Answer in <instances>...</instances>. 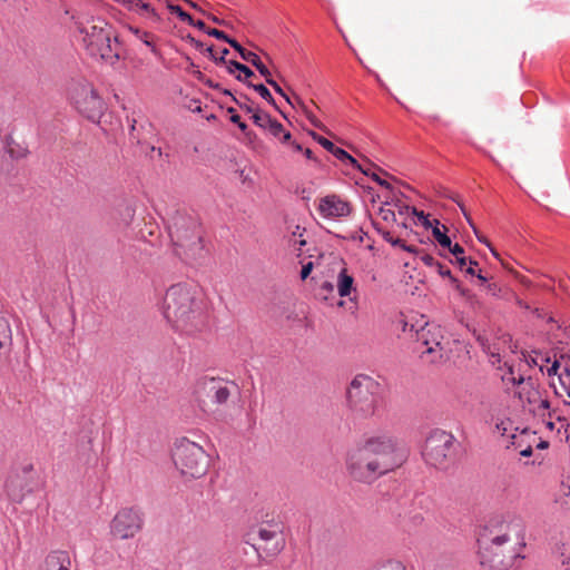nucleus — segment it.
<instances>
[{"mask_svg": "<svg viewBox=\"0 0 570 570\" xmlns=\"http://www.w3.org/2000/svg\"><path fill=\"white\" fill-rule=\"evenodd\" d=\"M401 464L397 444L390 436H372L348 451L346 469L350 476L370 484Z\"/></svg>", "mask_w": 570, "mask_h": 570, "instance_id": "f257e3e1", "label": "nucleus"}, {"mask_svg": "<svg viewBox=\"0 0 570 570\" xmlns=\"http://www.w3.org/2000/svg\"><path fill=\"white\" fill-rule=\"evenodd\" d=\"M163 312L171 327L185 335H195L208 326L203 292L191 283L169 286L163 299Z\"/></svg>", "mask_w": 570, "mask_h": 570, "instance_id": "f03ea898", "label": "nucleus"}, {"mask_svg": "<svg viewBox=\"0 0 570 570\" xmlns=\"http://www.w3.org/2000/svg\"><path fill=\"white\" fill-rule=\"evenodd\" d=\"M174 254L185 264L200 265L208 255L200 223L194 216L176 214L168 227Z\"/></svg>", "mask_w": 570, "mask_h": 570, "instance_id": "7ed1b4c3", "label": "nucleus"}, {"mask_svg": "<svg viewBox=\"0 0 570 570\" xmlns=\"http://www.w3.org/2000/svg\"><path fill=\"white\" fill-rule=\"evenodd\" d=\"M77 26L90 56L106 61L118 58L117 39L112 37L111 27L104 19L81 18Z\"/></svg>", "mask_w": 570, "mask_h": 570, "instance_id": "20e7f679", "label": "nucleus"}, {"mask_svg": "<svg viewBox=\"0 0 570 570\" xmlns=\"http://www.w3.org/2000/svg\"><path fill=\"white\" fill-rule=\"evenodd\" d=\"M377 382L367 375H356L352 380L346 391V402L354 420L362 421L377 415Z\"/></svg>", "mask_w": 570, "mask_h": 570, "instance_id": "39448f33", "label": "nucleus"}, {"mask_svg": "<svg viewBox=\"0 0 570 570\" xmlns=\"http://www.w3.org/2000/svg\"><path fill=\"white\" fill-rule=\"evenodd\" d=\"M173 461L179 473L188 479H198L206 474L209 459L197 443L180 439L175 443Z\"/></svg>", "mask_w": 570, "mask_h": 570, "instance_id": "423d86ee", "label": "nucleus"}, {"mask_svg": "<svg viewBox=\"0 0 570 570\" xmlns=\"http://www.w3.org/2000/svg\"><path fill=\"white\" fill-rule=\"evenodd\" d=\"M68 97L87 119L94 122L100 120L105 111V104L91 82L82 78L72 80L68 87Z\"/></svg>", "mask_w": 570, "mask_h": 570, "instance_id": "0eeeda50", "label": "nucleus"}, {"mask_svg": "<svg viewBox=\"0 0 570 570\" xmlns=\"http://www.w3.org/2000/svg\"><path fill=\"white\" fill-rule=\"evenodd\" d=\"M525 525L521 517L508 515L497 527L493 533L495 542H505L504 558L520 557L521 550L525 547ZM499 543L494 544L497 548Z\"/></svg>", "mask_w": 570, "mask_h": 570, "instance_id": "6e6552de", "label": "nucleus"}, {"mask_svg": "<svg viewBox=\"0 0 570 570\" xmlns=\"http://www.w3.org/2000/svg\"><path fill=\"white\" fill-rule=\"evenodd\" d=\"M455 455V438L443 430H434L425 441L423 456L435 468H446Z\"/></svg>", "mask_w": 570, "mask_h": 570, "instance_id": "1a4fd4ad", "label": "nucleus"}, {"mask_svg": "<svg viewBox=\"0 0 570 570\" xmlns=\"http://www.w3.org/2000/svg\"><path fill=\"white\" fill-rule=\"evenodd\" d=\"M144 514L134 507L121 508L109 524V532L115 540L134 539L144 528Z\"/></svg>", "mask_w": 570, "mask_h": 570, "instance_id": "9d476101", "label": "nucleus"}, {"mask_svg": "<svg viewBox=\"0 0 570 570\" xmlns=\"http://www.w3.org/2000/svg\"><path fill=\"white\" fill-rule=\"evenodd\" d=\"M515 396L520 400L522 406L534 415L543 416L550 409V402L541 396L539 387L531 377H528L517 389Z\"/></svg>", "mask_w": 570, "mask_h": 570, "instance_id": "9b49d317", "label": "nucleus"}, {"mask_svg": "<svg viewBox=\"0 0 570 570\" xmlns=\"http://www.w3.org/2000/svg\"><path fill=\"white\" fill-rule=\"evenodd\" d=\"M420 340L426 346L423 353L431 356L430 362L435 363L448 356L449 341L444 337L441 327L428 326L422 328Z\"/></svg>", "mask_w": 570, "mask_h": 570, "instance_id": "f8f14e48", "label": "nucleus"}, {"mask_svg": "<svg viewBox=\"0 0 570 570\" xmlns=\"http://www.w3.org/2000/svg\"><path fill=\"white\" fill-rule=\"evenodd\" d=\"M256 533L259 539L258 549L264 550L268 556H275L283 549L285 541L278 523L262 524Z\"/></svg>", "mask_w": 570, "mask_h": 570, "instance_id": "ddd939ff", "label": "nucleus"}, {"mask_svg": "<svg viewBox=\"0 0 570 570\" xmlns=\"http://www.w3.org/2000/svg\"><path fill=\"white\" fill-rule=\"evenodd\" d=\"M495 538L491 537L489 542H485L481 550V562L488 564L493 570H508L517 558L507 560L504 557L505 542H498L494 548Z\"/></svg>", "mask_w": 570, "mask_h": 570, "instance_id": "4468645a", "label": "nucleus"}, {"mask_svg": "<svg viewBox=\"0 0 570 570\" xmlns=\"http://www.w3.org/2000/svg\"><path fill=\"white\" fill-rule=\"evenodd\" d=\"M318 212L325 218H341L350 215L351 206L338 196L328 195L320 200Z\"/></svg>", "mask_w": 570, "mask_h": 570, "instance_id": "2eb2a0df", "label": "nucleus"}, {"mask_svg": "<svg viewBox=\"0 0 570 570\" xmlns=\"http://www.w3.org/2000/svg\"><path fill=\"white\" fill-rule=\"evenodd\" d=\"M3 488L7 497L16 503L22 502L26 494L30 492L27 478L18 472H13L7 478Z\"/></svg>", "mask_w": 570, "mask_h": 570, "instance_id": "dca6fc26", "label": "nucleus"}, {"mask_svg": "<svg viewBox=\"0 0 570 570\" xmlns=\"http://www.w3.org/2000/svg\"><path fill=\"white\" fill-rule=\"evenodd\" d=\"M309 135L314 140H316L323 148L333 154L338 160L343 163H348L350 165H357V160L352 157L344 149L336 147L331 140L327 138L320 136L315 131H309Z\"/></svg>", "mask_w": 570, "mask_h": 570, "instance_id": "f3484780", "label": "nucleus"}, {"mask_svg": "<svg viewBox=\"0 0 570 570\" xmlns=\"http://www.w3.org/2000/svg\"><path fill=\"white\" fill-rule=\"evenodd\" d=\"M127 6L129 10L139 13L151 22H158L160 20L159 14L150 0H129Z\"/></svg>", "mask_w": 570, "mask_h": 570, "instance_id": "a211bd4d", "label": "nucleus"}, {"mask_svg": "<svg viewBox=\"0 0 570 570\" xmlns=\"http://www.w3.org/2000/svg\"><path fill=\"white\" fill-rule=\"evenodd\" d=\"M208 391L212 393L213 401L218 405L225 404L232 393L227 383L215 379L209 380Z\"/></svg>", "mask_w": 570, "mask_h": 570, "instance_id": "6ab92c4d", "label": "nucleus"}, {"mask_svg": "<svg viewBox=\"0 0 570 570\" xmlns=\"http://www.w3.org/2000/svg\"><path fill=\"white\" fill-rule=\"evenodd\" d=\"M336 287L341 297H347L353 292H356L354 286V277L348 273L346 267H342L337 275Z\"/></svg>", "mask_w": 570, "mask_h": 570, "instance_id": "aec40b11", "label": "nucleus"}, {"mask_svg": "<svg viewBox=\"0 0 570 570\" xmlns=\"http://www.w3.org/2000/svg\"><path fill=\"white\" fill-rule=\"evenodd\" d=\"M352 166L354 168L358 169L364 175L371 177L374 181H376L383 188L389 189V190L392 189L391 184L387 180L381 178L377 171L383 173L384 175H387V173L382 170L381 168L376 167L371 161H366L365 165H362L357 161V165H352Z\"/></svg>", "mask_w": 570, "mask_h": 570, "instance_id": "412c9836", "label": "nucleus"}, {"mask_svg": "<svg viewBox=\"0 0 570 570\" xmlns=\"http://www.w3.org/2000/svg\"><path fill=\"white\" fill-rule=\"evenodd\" d=\"M70 558L65 551L50 553L46 559L47 570H70Z\"/></svg>", "mask_w": 570, "mask_h": 570, "instance_id": "4be33fe9", "label": "nucleus"}, {"mask_svg": "<svg viewBox=\"0 0 570 570\" xmlns=\"http://www.w3.org/2000/svg\"><path fill=\"white\" fill-rule=\"evenodd\" d=\"M235 70H238L239 73L236 76V79L243 81L248 85V80L255 77V73L245 65L239 63L235 60H229L228 62V72L233 75Z\"/></svg>", "mask_w": 570, "mask_h": 570, "instance_id": "5701e85b", "label": "nucleus"}, {"mask_svg": "<svg viewBox=\"0 0 570 570\" xmlns=\"http://www.w3.org/2000/svg\"><path fill=\"white\" fill-rule=\"evenodd\" d=\"M266 130L275 138H278L282 144L288 142L292 138L291 134L286 131L284 126L276 119L271 120Z\"/></svg>", "mask_w": 570, "mask_h": 570, "instance_id": "b1692460", "label": "nucleus"}, {"mask_svg": "<svg viewBox=\"0 0 570 570\" xmlns=\"http://www.w3.org/2000/svg\"><path fill=\"white\" fill-rule=\"evenodd\" d=\"M439 225H440V222L438 219H434V226L432 225L433 237L439 243L440 246L449 249L452 246V240L445 234V232H442L440 229Z\"/></svg>", "mask_w": 570, "mask_h": 570, "instance_id": "393cba45", "label": "nucleus"}, {"mask_svg": "<svg viewBox=\"0 0 570 570\" xmlns=\"http://www.w3.org/2000/svg\"><path fill=\"white\" fill-rule=\"evenodd\" d=\"M556 556L562 567L570 568V544L560 543L556 547Z\"/></svg>", "mask_w": 570, "mask_h": 570, "instance_id": "a878e982", "label": "nucleus"}, {"mask_svg": "<svg viewBox=\"0 0 570 570\" xmlns=\"http://www.w3.org/2000/svg\"><path fill=\"white\" fill-rule=\"evenodd\" d=\"M229 46L233 47L239 55L240 57L247 61V62H250L252 65H254L255 62L258 61L259 57L253 52V51H249V50H246L244 47H242V45L239 42H237L236 40L235 41H229Z\"/></svg>", "mask_w": 570, "mask_h": 570, "instance_id": "bb28decb", "label": "nucleus"}, {"mask_svg": "<svg viewBox=\"0 0 570 570\" xmlns=\"http://www.w3.org/2000/svg\"><path fill=\"white\" fill-rule=\"evenodd\" d=\"M502 380L507 384H511L512 386H515L517 389L527 381V379L522 375L515 376L512 366L508 367V371L503 374Z\"/></svg>", "mask_w": 570, "mask_h": 570, "instance_id": "cd10ccee", "label": "nucleus"}, {"mask_svg": "<svg viewBox=\"0 0 570 570\" xmlns=\"http://www.w3.org/2000/svg\"><path fill=\"white\" fill-rule=\"evenodd\" d=\"M449 250L455 257V263L459 267L463 269L468 263V258L464 256V248L459 244H454L449 248Z\"/></svg>", "mask_w": 570, "mask_h": 570, "instance_id": "c85d7f7f", "label": "nucleus"}, {"mask_svg": "<svg viewBox=\"0 0 570 570\" xmlns=\"http://www.w3.org/2000/svg\"><path fill=\"white\" fill-rule=\"evenodd\" d=\"M252 119L254 124L263 129H267L268 125L271 124V120L273 119L268 114L256 110L252 115Z\"/></svg>", "mask_w": 570, "mask_h": 570, "instance_id": "c756f323", "label": "nucleus"}, {"mask_svg": "<svg viewBox=\"0 0 570 570\" xmlns=\"http://www.w3.org/2000/svg\"><path fill=\"white\" fill-rule=\"evenodd\" d=\"M248 86L252 87L263 99H265L268 104L273 105L277 108L275 100L271 94V91L263 83L253 85L248 82Z\"/></svg>", "mask_w": 570, "mask_h": 570, "instance_id": "7c9ffc66", "label": "nucleus"}, {"mask_svg": "<svg viewBox=\"0 0 570 570\" xmlns=\"http://www.w3.org/2000/svg\"><path fill=\"white\" fill-rule=\"evenodd\" d=\"M484 291L487 294L493 296V297H503L504 296V293H505V289L502 288L499 284L497 283H488L484 285Z\"/></svg>", "mask_w": 570, "mask_h": 570, "instance_id": "2f4dec72", "label": "nucleus"}, {"mask_svg": "<svg viewBox=\"0 0 570 570\" xmlns=\"http://www.w3.org/2000/svg\"><path fill=\"white\" fill-rule=\"evenodd\" d=\"M468 223H469V225L473 228V230H474V233H475V235H476L478 239H479L481 243L485 244V245L490 248L491 253L493 254V256H494L495 258L500 259V255H499V253H498V252H497V250L491 246V244H490V242L488 240V238H485L484 236H482V235H480V234H479V232H478V229H476L475 225L473 224V222H472V219H471L470 217H468Z\"/></svg>", "mask_w": 570, "mask_h": 570, "instance_id": "473e14b6", "label": "nucleus"}, {"mask_svg": "<svg viewBox=\"0 0 570 570\" xmlns=\"http://www.w3.org/2000/svg\"><path fill=\"white\" fill-rule=\"evenodd\" d=\"M291 243L298 250L305 245V239L303 238V233L299 226H296V230L293 232Z\"/></svg>", "mask_w": 570, "mask_h": 570, "instance_id": "72a5a7b5", "label": "nucleus"}, {"mask_svg": "<svg viewBox=\"0 0 570 570\" xmlns=\"http://www.w3.org/2000/svg\"><path fill=\"white\" fill-rule=\"evenodd\" d=\"M302 111L314 127L325 131V126L317 119V117L308 109L307 106H303Z\"/></svg>", "mask_w": 570, "mask_h": 570, "instance_id": "f704fd0d", "label": "nucleus"}, {"mask_svg": "<svg viewBox=\"0 0 570 570\" xmlns=\"http://www.w3.org/2000/svg\"><path fill=\"white\" fill-rule=\"evenodd\" d=\"M207 51L209 52L210 57H212L213 59H215V61H216L217 63H224V65H226V68L228 69V62H229V61H227V60H226V56L229 53V50H228L227 48H224V49L220 51V56H219V57H216V56H215L214 50H213V48H212V47L207 48Z\"/></svg>", "mask_w": 570, "mask_h": 570, "instance_id": "c9c22d12", "label": "nucleus"}, {"mask_svg": "<svg viewBox=\"0 0 570 570\" xmlns=\"http://www.w3.org/2000/svg\"><path fill=\"white\" fill-rule=\"evenodd\" d=\"M206 33L208 36H212V37L216 38V39L224 40L228 45H229V41H235V39L229 38L225 32H223L222 30L215 29V28L206 30Z\"/></svg>", "mask_w": 570, "mask_h": 570, "instance_id": "e433bc0d", "label": "nucleus"}, {"mask_svg": "<svg viewBox=\"0 0 570 570\" xmlns=\"http://www.w3.org/2000/svg\"><path fill=\"white\" fill-rule=\"evenodd\" d=\"M228 112H229V114H232V116H230V121H232L233 124H236V125L238 126V128H239L243 132H245V130L247 129V125L240 120V117H239V115H237V114L235 112V109L230 107V108H228Z\"/></svg>", "mask_w": 570, "mask_h": 570, "instance_id": "4c0bfd02", "label": "nucleus"}, {"mask_svg": "<svg viewBox=\"0 0 570 570\" xmlns=\"http://www.w3.org/2000/svg\"><path fill=\"white\" fill-rule=\"evenodd\" d=\"M381 570H405V567L401 561L389 560L382 566Z\"/></svg>", "mask_w": 570, "mask_h": 570, "instance_id": "58836bf2", "label": "nucleus"}, {"mask_svg": "<svg viewBox=\"0 0 570 570\" xmlns=\"http://www.w3.org/2000/svg\"><path fill=\"white\" fill-rule=\"evenodd\" d=\"M259 73L265 78L266 82H268V79H273L269 70L266 68V66L262 62L261 58L257 62L253 65Z\"/></svg>", "mask_w": 570, "mask_h": 570, "instance_id": "ea45409f", "label": "nucleus"}, {"mask_svg": "<svg viewBox=\"0 0 570 570\" xmlns=\"http://www.w3.org/2000/svg\"><path fill=\"white\" fill-rule=\"evenodd\" d=\"M267 83H268V85H269V86H271V87H272V88H273L277 94H279L281 96H283V97L286 99V101H287L288 104H293V102H292L291 97H288V96L284 92V90L281 88V86H279V85H278L274 79H268V82H267Z\"/></svg>", "mask_w": 570, "mask_h": 570, "instance_id": "a19ab883", "label": "nucleus"}, {"mask_svg": "<svg viewBox=\"0 0 570 570\" xmlns=\"http://www.w3.org/2000/svg\"><path fill=\"white\" fill-rule=\"evenodd\" d=\"M380 215L385 222H395V213L390 208H380Z\"/></svg>", "mask_w": 570, "mask_h": 570, "instance_id": "79ce46f5", "label": "nucleus"}, {"mask_svg": "<svg viewBox=\"0 0 570 570\" xmlns=\"http://www.w3.org/2000/svg\"><path fill=\"white\" fill-rule=\"evenodd\" d=\"M434 269L443 277H450L453 282L455 281L452 275H451V271L445 267L443 264H441L440 262L438 263V265H435Z\"/></svg>", "mask_w": 570, "mask_h": 570, "instance_id": "37998d69", "label": "nucleus"}, {"mask_svg": "<svg viewBox=\"0 0 570 570\" xmlns=\"http://www.w3.org/2000/svg\"><path fill=\"white\" fill-rule=\"evenodd\" d=\"M421 261L424 263V265L434 268L435 265H438L439 261H436L432 255L424 254L421 256Z\"/></svg>", "mask_w": 570, "mask_h": 570, "instance_id": "c03bdc74", "label": "nucleus"}, {"mask_svg": "<svg viewBox=\"0 0 570 570\" xmlns=\"http://www.w3.org/2000/svg\"><path fill=\"white\" fill-rule=\"evenodd\" d=\"M413 213L417 216L420 222L425 227H432V223L429 220V217L423 212H417L415 208L413 209Z\"/></svg>", "mask_w": 570, "mask_h": 570, "instance_id": "a18cd8bd", "label": "nucleus"}, {"mask_svg": "<svg viewBox=\"0 0 570 570\" xmlns=\"http://www.w3.org/2000/svg\"><path fill=\"white\" fill-rule=\"evenodd\" d=\"M390 244H392L393 246H400L402 247L404 250H407V252H413V247L412 246H406L404 244V242L400 238H395L392 236V239L391 240H387Z\"/></svg>", "mask_w": 570, "mask_h": 570, "instance_id": "49530a36", "label": "nucleus"}, {"mask_svg": "<svg viewBox=\"0 0 570 570\" xmlns=\"http://www.w3.org/2000/svg\"><path fill=\"white\" fill-rule=\"evenodd\" d=\"M168 9L171 13L177 14V17L181 20V18L186 17V13L179 6L168 4Z\"/></svg>", "mask_w": 570, "mask_h": 570, "instance_id": "de8ad7c7", "label": "nucleus"}, {"mask_svg": "<svg viewBox=\"0 0 570 570\" xmlns=\"http://www.w3.org/2000/svg\"><path fill=\"white\" fill-rule=\"evenodd\" d=\"M313 269V263L312 262H308L307 264L303 265L302 267V271H301V278L304 281L308 277V275L311 274Z\"/></svg>", "mask_w": 570, "mask_h": 570, "instance_id": "09e8293b", "label": "nucleus"}, {"mask_svg": "<svg viewBox=\"0 0 570 570\" xmlns=\"http://www.w3.org/2000/svg\"><path fill=\"white\" fill-rule=\"evenodd\" d=\"M476 265H478V262L470 258L469 266L466 268L464 267L463 269L465 271L466 274L474 276L475 275L474 266H476Z\"/></svg>", "mask_w": 570, "mask_h": 570, "instance_id": "8fccbe9b", "label": "nucleus"}, {"mask_svg": "<svg viewBox=\"0 0 570 570\" xmlns=\"http://www.w3.org/2000/svg\"><path fill=\"white\" fill-rule=\"evenodd\" d=\"M287 144L292 148L293 151L303 153V150H304L303 146L301 144H298L297 141H292L289 139V141Z\"/></svg>", "mask_w": 570, "mask_h": 570, "instance_id": "3c124183", "label": "nucleus"}, {"mask_svg": "<svg viewBox=\"0 0 570 570\" xmlns=\"http://www.w3.org/2000/svg\"><path fill=\"white\" fill-rule=\"evenodd\" d=\"M291 99L293 102L291 105L294 107L297 106L298 108H301V110L303 109V106H306V104L296 95H294L293 98H291Z\"/></svg>", "mask_w": 570, "mask_h": 570, "instance_id": "603ef678", "label": "nucleus"}, {"mask_svg": "<svg viewBox=\"0 0 570 570\" xmlns=\"http://www.w3.org/2000/svg\"><path fill=\"white\" fill-rule=\"evenodd\" d=\"M560 367L559 361H554L551 367L548 368V375L552 376L558 373V368Z\"/></svg>", "mask_w": 570, "mask_h": 570, "instance_id": "864d4df0", "label": "nucleus"}, {"mask_svg": "<svg viewBox=\"0 0 570 570\" xmlns=\"http://www.w3.org/2000/svg\"><path fill=\"white\" fill-rule=\"evenodd\" d=\"M303 153H304V155H305V157H306L307 159H309V160H314L315 163H320V161L317 160V158H315V157H314V154H313V151H312L309 148H305V149L303 150Z\"/></svg>", "mask_w": 570, "mask_h": 570, "instance_id": "5fc2aeb1", "label": "nucleus"}, {"mask_svg": "<svg viewBox=\"0 0 570 570\" xmlns=\"http://www.w3.org/2000/svg\"><path fill=\"white\" fill-rule=\"evenodd\" d=\"M322 289L326 291L327 293H332V292H333V289H334V286H333V284H332V283H330V282H324V283L322 284Z\"/></svg>", "mask_w": 570, "mask_h": 570, "instance_id": "6e6d98bb", "label": "nucleus"}, {"mask_svg": "<svg viewBox=\"0 0 570 570\" xmlns=\"http://www.w3.org/2000/svg\"><path fill=\"white\" fill-rule=\"evenodd\" d=\"M495 429H497V430H498L502 435H504V434H505V432H507V430H508V429H507V426H505V422L498 423V424L495 425Z\"/></svg>", "mask_w": 570, "mask_h": 570, "instance_id": "4d7b16f0", "label": "nucleus"}, {"mask_svg": "<svg viewBox=\"0 0 570 570\" xmlns=\"http://www.w3.org/2000/svg\"><path fill=\"white\" fill-rule=\"evenodd\" d=\"M194 26H195L196 28H198L199 30H204L205 32H206V30H208V29L206 28L205 22H204V21H202V20H198V21L194 22Z\"/></svg>", "mask_w": 570, "mask_h": 570, "instance_id": "13d9d810", "label": "nucleus"}, {"mask_svg": "<svg viewBox=\"0 0 570 570\" xmlns=\"http://www.w3.org/2000/svg\"><path fill=\"white\" fill-rule=\"evenodd\" d=\"M181 21L187 22L190 26H194V22H195L189 13H186V17L181 18Z\"/></svg>", "mask_w": 570, "mask_h": 570, "instance_id": "bf43d9fd", "label": "nucleus"}, {"mask_svg": "<svg viewBox=\"0 0 570 570\" xmlns=\"http://www.w3.org/2000/svg\"><path fill=\"white\" fill-rule=\"evenodd\" d=\"M181 21L187 22L190 26H194V22H195L189 13H186V17L181 18Z\"/></svg>", "mask_w": 570, "mask_h": 570, "instance_id": "052dcab7", "label": "nucleus"}, {"mask_svg": "<svg viewBox=\"0 0 570 570\" xmlns=\"http://www.w3.org/2000/svg\"><path fill=\"white\" fill-rule=\"evenodd\" d=\"M381 235L386 242L392 239V234L386 229L382 230Z\"/></svg>", "mask_w": 570, "mask_h": 570, "instance_id": "680f3d73", "label": "nucleus"}, {"mask_svg": "<svg viewBox=\"0 0 570 570\" xmlns=\"http://www.w3.org/2000/svg\"><path fill=\"white\" fill-rule=\"evenodd\" d=\"M520 454H521L522 456H530V455L532 454V448H531V446H528L527 449L522 450V451L520 452Z\"/></svg>", "mask_w": 570, "mask_h": 570, "instance_id": "e2e57ef3", "label": "nucleus"}, {"mask_svg": "<svg viewBox=\"0 0 570 570\" xmlns=\"http://www.w3.org/2000/svg\"><path fill=\"white\" fill-rule=\"evenodd\" d=\"M476 277L481 281L482 285L484 286L485 284H488V278L485 276H483L481 274V272H479L478 274L475 273Z\"/></svg>", "mask_w": 570, "mask_h": 570, "instance_id": "0e129e2a", "label": "nucleus"}, {"mask_svg": "<svg viewBox=\"0 0 570 570\" xmlns=\"http://www.w3.org/2000/svg\"><path fill=\"white\" fill-rule=\"evenodd\" d=\"M248 114H254L256 111V109H254L253 107L248 106V105H245V106H240Z\"/></svg>", "mask_w": 570, "mask_h": 570, "instance_id": "69168bd1", "label": "nucleus"}, {"mask_svg": "<svg viewBox=\"0 0 570 570\" xmlns=\"http://www.w3.org/2000/svg\"><path fill=\"white\" fill-rule=\"evenodd\" d=\"M515 302H517V304H518L520 307L529 308V306H528L527 304H524L521 299H519L517 296H515Z\"/></svg>", "mask_w": 570, "mask_h": 570, "instance_id": "338daca9", "label": "nucleus"}, {"mask_svg": "<svg viewBox=\"0 0 570 570\" xmlns=\"http://www.w3.org/2000/svg\"><path fill=\"white\" fill-rule=\"evenodd\" d=\"M209 18L212 19L213 22L215 23H218V24H224V21L219 20L217 17L215 16H209Z\"/></svg>", "mask_w": 570, "mask_h": 570, "instance_id": "774afa93", "label": "nucleus"}]
</instances>
